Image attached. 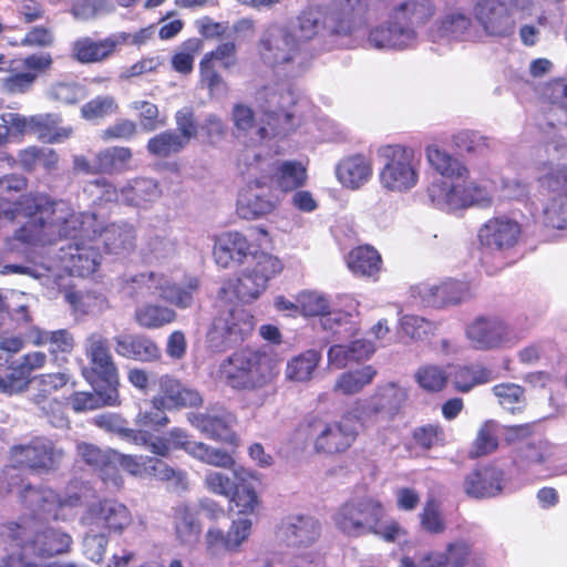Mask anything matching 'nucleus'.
Masks as SVG:
<instances>
[{
	"label": "nucleus",
	"mask_w": 567,
	"mask_h": 567,
	"mask_svg": "<svg viewBox=\"0 0 567 567\" xmlns=\"http://www.w3.org/2000/svg\"><path fill=\"white\" fill-rule=\"evenodd\" d=\"M0 212L8 215L19 212L21 218L28 219L7 239V250L24 254L29 246L52 244L64 238L68 243L60 246L58 254L61 267L78 277H87L96 270L101 254L95 213L76 215L68 202L51 200L43 194L20 196L16 208L0 203Z\"/></svg>",
	"instance_id": "f257e3e1"
},
{
	"label": "nucleus",
	"mask_w": 567,
	"mask_h": 567,
	"mask_svg": "<svg viewBox=\"0 0 567 567\" xmlns=\"http://www.w3.org/2000/svg\"><path fill=\"white\" fill-rule=\"evenodd\" d=\"M11 492L17 489L23 504L30 509L32 519L22 518L20 522H11L2 527L17 526L21 529L19 537H3V544L14 553V563L37 561L56 555L69 553L73 544L70 534L60 528H40L38 523L51 519H66V511L80 504L78 494L60 497L49 487H34L30 484L18 486L9 483Z\"/></svg>",
	"instance_id": "f03ea898"
},
{
	"label": "nucleus",
	"mask_w": 567,
	"mask_h": 567,
	"mask_svg": "<svg viewBox=\"0 0 567 567\" xmlns=\"http://www.w3.org/2000/svg\"><path fill=\"white\" fill-rule=\"evenodd\" d=\"M262 116L256 121L254 111L243 103L234 105L231 120L238 138L249 140L252 145L266 146L277 153L276 138L293 130V113L290 107L295 96L285 84L267 85L257 94Z\"/></svg>",
	"instance_id": "7ed1b4c3"
},
{
	"label": "nucleus",
	"mask_w": 567,
	"mask_h": 567,
	"mask_svg": "<svg viewBox=\"0 0 567 567\" xmlns=\"http://www.w3.org/2000/svg\"><path fill=\"white\" fill-rule=\"evenodd\" d=\"M434 13L431 0H402L391 8L384 23L370 31L368 42L380 50L411 48L417 38L415 28L425 24Z\"/></svg>",
	"instance_id": "20e7f679"
},
{
	"label": "nucleus",
	"mask_w": 567,
	"mask_h": 567,
	"mask_svg": "<svg viewBox=\"0 0 567 567\" xmlns=\"http://www.w3.org/2000/svg\"><path fill=\"white\" fill-rule=\"evenodd\" d=\"M219 379L236 390L261 392L258 404L274 393L275 363L269 354L243 349L225 359L218 369Z\"/></svg>",
	"instance_id": "39448f33"
},
{
	"label": "nucleus",
	"mask_w": 567,
	"mask_h": 567,
	"mask_svg": "<svg viewBox=\"0 0 567 567\" xmlns=\"http://www.w3.org/2000/svg\"><path fill=\"white\" fill-rule=\"evenodd\" d=\"M365 6L361 0H340L327 9H309L303 11L298 21L300 37L310 40L320 30L331 34L347 35L364 22Z\"/></svg>",
	"instance_id": "423d86ee"
},
{
	"label": "nucleus",
	"mask_w": 567,
	"mask_h": 567,
	"mask_svg": "<svg viewBox=\"0 0 567 567\" xmlns=\"http://www.w3.org/2000/svg\"><path fill=\"white\" fill-rule=\"evenodd\" d=\"M258 50L266 64L280 68L291 76L301 74L309 64L303 42L278 24H271L264 30Z\"/></svg>",
	"instance_id": "0eeeda50"
},
{
	"label": "nucleus",
	"mask_w": 567,
	"mask_h": 567,
	"mask_svg": "<svg viewBox=\"0 0 567 567\" xmlns=\"http://www.w3.org/2000/svg\"><path fill=\"white\" fill-rule=\"evenodd\" d=\"M142 446L159 457H167L174 450H183L192 457L212 466L234 465V457L227 451L192 441L188 433L181 427H173L164 435L145 430V442Z\"/></svg>",
	"instance_id": "6e6552de"
},
{
	"label": "nucleus",
	"mask_w": 567,
	"mask_h": 567,
	"mask_svg": "<svg viewBox=\"0 0 567 567\" xmlns=\"http://www.w3.org/2000/svg\"><path fill=\"white\" fill-rule=\"evenodd\" d=\"M537 182L543 196L544 224L554 229H567V165L553 161L540 163Z\"/></svg>",
	"instance_id": "1a4fd4ad"
},
{
	"label": "nucleus",
	"mask_w": 567,
	"mask_h": 567,
	"mask_svg": "<svg viewBox=\"0 0 567 567\" xmlns=\"http://www.w3.org/2000/svg\"><path fill=\"white\" fill-rule=\"evenodd\" d=\"M382 167L379 182L383 189L404 194L414 188L420 178V162L412 148L388 145L381 148Z\"/></svg>",
	"instance_id": "9d476101"
},
{
	"label": "nucleus",
	"mask_w": 567,
	"mask_h": 567,
	"mask_svg": "<svg viewBox=\"0 0 567 567\" xmlns=\"http://www.w3.org/2000/svg\"><path fill=\"white\" fill-rule=\"evenodd\" d=\"M537 0H476L472 12L485 34L507 38L516 29L515 11L530 14Z\"/></svg>",
	"instance_id": "9b49d317"
},
{
	"label": "nucleus",
	"mask_w": 567,
	"mask_h": 567,
	"mask_svg": "<svg viewBox=\"0 0 567 567\" xmlns=\"http://www.w3.org/2000/svg\"><path fill=\"white\" fill-rule=\"evenodd\" d=\"M383 516L384 506L380 499L364 495L343 503L332 515V520L342 534L360 537L375 530Z\"/></svg>",
	"instance_id": "f8f14e48"
},
{
	"label": "nucleus",
	"mask_w": 567,
	"mask_h": 567,
	"mask_svg": "<svg viewBox=\"0 0 567 567\" xmlns=\"http://www.w3.org/2000/svg\"><path fill=\"white\" fill-rule=\"evenodd\" d=\"M432 204L446 212H453L472 205L486 207L492 203V194L484 186L467 181L452 183L433 182L427 189Z\"/></svg>",
	"instance_id": "ddd939ff"
},
{
	"label": "nucleus",
	"mask_w": 567,
	"mask_h": 567,
	"mask_svg": "<svg viewBox=\"0 0 567 567\" xmlns=\"http://www.w3.org/2000/svg\"><path fill=\"white\" fill-rule=\"evenodd\" d=\"M254 317L241 307L221 311L212 323L207 343L216 352H221L243 342L254 330Z\"/></svg>",
	"instance_id": "4468645a"
},
{
	"label": "nucleus",
	"mask_w": 567,
	"mask_h": 567,
	"mask_svg": "<svg viewBox=\"0 0 567 567\" xmlns=\"http://www.w3.org/2000/svg\"><path fill=\"white\" fill-rule=\"evenodd\" d=\"M355 409L339 421H315L311 426L313 449L317 453L334 454L346 452L358 435Z\"/></svg>",
	"instance_id": "2eb2a0df"
},
{
	"label": "nucleus",
	"mask_w": 567,
	"mask_h": 567,
	"mask_svg": "<svg viewBox=\"0 0 567 567\" xmlns=\"http://www.w3.org/2000/svg\"><path fill=\"white\" fill-rule=\"evenodd\" d=\"M282 269L281 261L268 254H255L233 286L237 298L245 303L258 299L266 290L268 281Z\"/></svg>",
	"instance_id": "dca6fc26"
},
{
	"label": "nucleus",
	"mask_w": 567,
	"mask_h": 567,
	"mask_svg": "<svg viewBox=\"0 0 567 567\" xmlns=\"http://www.w3.org/2000/svg\"><path fill=\"white\" fill-rule=\"evenodd\" d=\"M544 95L555 106L543 127L548 140V152L553 150L558 157H567V82L555 80L545 89Z\"/></svg>",
	"instance_id": "f3484780"
},
{
	"label": "nucleus",
	"mask_w": 567,
	"mask_h": 567,
	"mask_svg": "<svg viewBox=\"0 0 567 567\" xmlns=\"http://www.w3.org/2000/svg\"><path fill=\"white\" fill-rule=\"evenodd\" d=\"M471 347L480 351L511 348L518 342L512 328L499 317L480 316L465 328Z\"/></svg>",
	"instance_id": "a211bd4d"
},
{
	"label": "nucleus",
	"mask_w": 567,
	"mask_h": 567,
	"mask_svg": "<svg viewBox=\"0 0 567 567\" xmlns=\"http://www.w3.org/2000/svg\"><path fill=\"white\" fill-rule=\"evenodd\" d=\"M62 458V449L56 447L45 437H35L28 444L14 445L10 450L13 467L29 468L38 473L56 470Z\"/></svg>",
	"instance_id": "6ab92c4d"
},
{
	"label": "nucleus",
	"mask_w": 567,
	"mask_h": 567,
	"mask_svg": "<svg viewBox=\"0 0 567 567\" xmlns=\"http://www.w3.org/2000/svg\"><path fill=\"white\" fill-rule=\"evenodd\" d=\"M133 282L145 286L152 293H158L163 300L186 309L193 305L194 296L199 289V279L194 276L185 277L183 284L171 282L169 278L161 272L138 274Z\"/></svg>",
	"instance_id": "aec40b11"
},
{
	"label": "nucleus",
	"mask_w": 567,
	"mask_h": 567,
	"mask_svg": "<svg viewBox=\"0 0 567 567\" xmlns=\"http://www.w3.org/2000/svg\"><path fill=\"white\" fill-rule=\"evenodd\" d=\"M250 156H252L254 163L247 165L249 167L255 165L257 169L265 173L264 176H269L276 187L284 193L299 189L307 183V167L299 161H267L261 158L260 152L256 151H247L244 155L245 159Z\"/></svg>",
	"instance_id": "412c9836"
},
{
	"label": "nucleus",
	"mask_w": 567,
	"mask_h": 567,
	"mask_svg": "<svg viewBox=\"0 0 567 567\" xmlns=\"http://www.w3.org/2000/svg\"><path fill=\"white\" fill-rule=\"evenodd\" d=\"M84 353L90 361L91 368H84L83 377L90 383L97 378L112 385L117 380V368L115 365L110 340L105 334L94 331L87 334L84 340Z\"/></svg>",
	"instance_id": "4be33fe9"
},
{
	"label": "nucleus",
	"mask_w": 567,
	"mask_h": 567,
	"mask_svg": "<svg viewBox=\"0 0 567 567\" xmlns=\"http://www.w3.org/2000/svg\"><path fill=\"white\" fill-rule=\"evenodd\" d=\"M133 523L128 507L115 499H104L91 504L80 518L82 526L97 527L110 534L121 535Z\"/></svg>",
	"instance_id": "5701e85b"
},
{
	"label": "nucleus",
	"mask_w": 567,
	"mask_h": 567,
	"mask_svg": "<svg viewBox=\"0 0 567 567\" xmlns=\"http://www.w3.org/2000/svg\"><path fill=\"white\" fill-rule=\"evenodd\" d=\"M408 398L406 389L390 382L379 386L375 394L367 402L358 404L353 415L361 425L377 422L379 415L392 417Z\"/></svg>",
	"instance_id": "b1692460"
},
{
	"label": "nucleus",
	"mask_w": 567,
	"mask_h": 567,
	"mask_svg": "<svg viewBox=\"0 0 567 567\" xmlns=\"http://www.w3.org/2000/svg\"><path fill=\"white\" fill-rule=\"evenodd\" d=\"M412 297L426 307L443 309L467 301L473 297V290L468 282L457 280L422 282L412 288Z\"/></svg>",
	"instance_id": "393cba45"
},
{
	"label": "nucleus",
	"mask_w": 567,
	"mask_h": 567,
	"mask_svg": "<svg viewBox=\"0 0 567 567\" xmlns=\"http://www.w3.org/2000/svg\"><path fill=\"white\" fill-rule=\"evenodd\" d=\"M70 377L64 372L42 373L32 378V384L38 391L31 399L39 406L43 415L55 427L66 424V417L62 411V404L58 400H49V395L62 389L69 382Z\"/></svg>",
	"instance_id": "a878e982"
},
{
	"label": "nucleus",
	"mask_w": 567,
	"mask_h": 567,
	"mask_svg": "<svg viewBox=\"0 0 567 567\" xmlns=\"http://www.w3.org/2000/svg\"><path fill=\"white\" fill-rule=\"evenodd\" d=\"M520 225L506 216L488 219L478 231L481 245L487 250L505 251L513 248L520 237Z\"/></svg>",
	"instance_id": "bb28decb"
},
{
	"label": "nucleus",
	"mask_w": 567,
	"mask_h": 567,
	"mask_svg": "<svg viewBox=\"0 0 567 567\" xmlns=\"http://www.w3.org/2000/svg\"><path fill=\"white\" fill-rule=\"evenodd\" d=\"M321 533L320 523L309 515H290L282 519L278 537L288 547L303 549L312 546Z\"/></svg>",
	"instance_id": "cd10ccee"
},
{
	"label": "nucleus",
	"mask_w": 567,
	"mask_h": 567,
	"mask_svg": "<svg viewBox=\"0 0 567 567\" xmlns=\"http://www.w3.org/2000/svg\"><path fill=\"white\" fill-rule=\"evenodd\" d=\"M190 424L207 437L228 444H236L237 436L234 432L235 415L225 409H215L205 413L192 414L188 417Z\"/></svg>",
	"instance_id": "c85d7f7f"
},
{
	"label": "nucleus",
	"mask_w": 567,
	"mask_h": 567,
	"mask_svg": "<svg viewBox=\"0 0 567 567\" xmlns=\"http://www.w3.org/2000/svg\"><path fill=\"white\" fill-rule=\"evenodd\" d=\"M266 176L256 178L244 187L237 197L236 212L243 219L251 220L270 214L277 202L265 193Z\"/></svg>",
	"instance_id": "c756f323"
},
{
	"label": "nucleus",
	"mask_w": 567,
	"mask_h": 567,
	"mask_svg": "<svg viewBox=\"0 0 567 567\" xmlns=\"http://www.w3.org/2000/svg\"><path fill=\"white\" fill-rule=\"evenodd\" d=\"M247 238L238 231L220 234L214 244V258L218 266L229 267L231 264H249L255 254Z\"/></svg>",
	"instance_id": "7c9ffc66"
},
{
	"label": "nucleus",
	"mask_w": 567,
	"mask_h": 567,
	"mask_svg": "<svg viewBox=\"0 0 567 567\" xmlns=\"http://www.w3.org/2000/svg\"><path fill=\"white\" fill-rule=\"evenodd\" d=\"M504 482L503 470L487 465L468 473L465 476L463 488L465 494L472 498H491L503 492Z\"/></svg>",
	"instance_id": "2f4dec72"
},
{
	"label": "nucleus",
	"mask_w": 567,
	"mask_h": 567,
	"mask_svg": "<svg viewBox=\"0 0 567 567\" xmlns=\"http://www.w3.org/2000/svg\"><path fill=\"white\" fill-rule=\"evenodd\" d=\"M100 228L96 238L97 245L103 246L105 252L113 255H127L134 250L136 246V229L133 225L120 221L103 225L97 219Z\"/></svg>",
	"instance_id": "473e14b6"
},
{
	"label": "nucleus",
	"mask_w": 567,
	"mask_h": 567,
	"mask_svg": "<svg viewBox=\"0 0 567 567\" xmlns=\"http://www.w3.org/2000/svg\"><path fill=\"white\" fill-rule=\"evenodd\" d=\"M76 451L84 463L100 472L101 478L107 486L114 489L122 487V475L120 471L112 465L111 453H113L114 450L103 451L94 444L83 442L76 445Z\"/></svg>",
	"instance_id": "72a5a7b5"
},
{
	"label": "nucleus",
	"mask_w": 567,
	"mask_h": 567,
	"mask_svg": "<svg viewBox=\"0 0 567 567\" xmlns=\"http://www.w3.org/2000/svg\"><path fill=\"white\" fill-rule=\"evenodd\" d=\"M158 384L159 393L157 396L163 400L169 411L196 408L203 402V398L196 389L168 374L162 375Z\"/></svg>",
	"instance_id": "f704fd0d"
},
{
	"label": "nucleus",
	"mask_w": 567,
	"mask_h": 567,
	"mask_svg": "<svg viewBox=\"0 0 567 567\" xmlns=\"http://www.w3.org/2000/svg\"><path fill=\"white\" fill-rule=\"evenodd\" d=\"M128 38L130 34L125 32L113 33L100 41L82 38L74 42L73 54L81 63L100 62L112 55L115 49L125 43Z\"/></svg>",
	"instance_id": "c9c22d12"
},
{
	"label": "nucleus",
	"mask_w": 567,
	"mask_h": 567,
	"mask_svg": "<svg viewBox=\"0 0 567 567\" xmlns=\"http://www.w3.org/2000/svg\"><path fill=\"white\" fill-rule=\"evenodd\" d=\"M161 196V185L154 178H134L121 188V202L123 204L143 209L152 207Z\"/></svg>",
	"instance_id": "e433bc0d"
},
{
	"label": "nucleus",
	"mask_w": 567,
	"mask_h": 567,
	"mask_svg": "<svg viewBox=\"0 0 567 567\" xmlns=\"http://www.w3.org/2000/svg\"><path fill=\"white\" fill-rule=\"evenodd\" d=\"M115 351L118 355L142 362H151L161 358L158 346L144 334H122L114 338Z\"/></svg>",
	"instance_id": "4c0bfd02"
},
{
	"label": "nucleus",
	"mask_w": 567,
	"mask_h": 567,
	"mask_svg": "<svg viewBox=\"0 0 567 567\" xmlns=\"http://www.w3.org/2000/svg\"><path fill=\"white\" fill-rule=\"evenodd\" d=\"M425 156L431 167L441 175L434 182L449 181L460 183L468 178L466 166L437 145L431 144L426 146Z\"/></svg>",
	"instance_id": "58836bf2"
},
{
	"label": "nucleus",
	"mask_w": 567,
	"mask_h": 567,
	"mask_svg": "<svg viewBox=\"0 0 567 567\" xmlns=\"http://www.w3.org/2000/svg\"><path fill=\"white\" fill-rule=\"evenodd\" d=\"M336 176L344 187L359 189L371 178L372 164L363 155L349 156L337 164Z\"/></svg>",
	"instance_id": "ea45409f"
},
{
	"label": "nucleus",
	"mask_w": 567,
	"mask_h": 567,
	"mask_svg": "<svg viewBox=\"0 0 567 567\" xmlns=\"http://www.w3.org/2000/svg\"><path fill=\"white\" fill-rule=\"evenodd\" d=\"M558 447L544 437H532L516 447L514 462L518 467L528 468L551 461Z\"/></svg>",
	"instance_id": "a19ab883"
},
{
	"label": "nucleus",
	"mask_w": 567,
	"mask_h": 567,
	"mask_svg": "<svg viewBox=\"0 0 567 567\" xmlns=\"http://www.w3.org/2000/svg\"><path fill=\"white\" fill-rule=\"evenodd\" d=\"M437 34L449 40L470 41L476 38L471 17L463 10L447 11L437 22Z\"/></svg>",
	"instance_id": "79ce46f5"
},
{
	"label": "nucleus",
	"mask_w": 567,
	"mask_h": 567,
	"mask_svg": "<svg viewBox=\"0 0 567 567\" xmlns=\"http://www.w3.org/2000/svg\"><path fill=\"white\" fill-rule=\"evenodd\" d=\"M31 132L38 134L39 140L49 144H59L73 134L72 126H60L62 118L55 113L37 114L30 116Z\"/></svg>",
	"instance_id": "37998d69"
},
{
	"label": "nucleus",
	"mask_w": 567,
	"mask_h": 567,
	"mask_svg": "<svg viewBox=\"0 0 567 567\" xmlns=\"http://www.w3.org/2000/svg\"><path fill=\"white\" fill-rule=\"evenodd\" d=\"M347 264L357 276L375 277L381 270L382 259L374 247L363 245L353 248L349 252Z\"/></svg>",
	"instance_id": "c03bdc74"
},
{
	"label": "nucleus",
	"mask_w": 567,
	"mask_h": 567,
	"mask_svg": "<svg viewBox=\"0 0 567 567\" xmlns=\"http://www.w3.org/2000/svg\"><path fill=\"white\" fill-rule=\"evenodd\" d=\"M228 468L231 470L230 474L217 471H208L206 473L205 485L208 491L217 495L230 497L237 489L239 483L245 481L249 475L247 471L237 466L235 462L234 465Z\"/></svg>",
	"instance_id": "a18cd8bd"
},
{
	"label": "nucleus",
	"mask_w": 567,
	"mask_h": 567,
	"mask_svg": "<svg viewBox=\"0 0 567 567\" xmlns=\"http://www.w3.org/2000/svg\"><path fill=\"white\" fill-rule=\"evenodd\" d=\"M4 307L2 308V316L9 315L10 318L21 328L29 326L33 321L31 309L37 300L33 296L22 291L12 290L9 295L3 296Z\"/></svg>",
	"instance_id": "49530a36"
},
{
	"label": "nucleus",
	"mask_w": 567,
	"mask_h": 567,
	"mask_svg": "<svg viewBox=\"0 0 567 567\" xmlns=\"http://www.w3.org/2000/svg\"><path fill=\"white\" fill-rule=\"evenodd\" d=\"M136 323L145 329H158L176 319L175 310L155 303H143L134 312Z\"/></svg>",
	"instance_id": "de8ad7c7"
},
{
	"label": "nucleus",
	"mask_w": 567,
	"mask_h": 567,
	"mask_svg": "<svg viewBox=\"0 0 567 567\" xmlns=\"http://www.w3.org/2000/svg\"><path fill=\"white\" fill-rule=\"evenodd\" d=\"M184 140L176 131L166 130L151 137L146 150L152 156L167 158L186 148Z\"/></svg>",
	"instance_id": "09e8293b"
},
{
	"label": "nucleus",
	"mask_w": 567,
	"mask_h": 567,
	"mask_svg": "<svg viewBox=\"0 0 567 567\" xmlns=\"http://www.w3.org/2000/svg\"><path fill=\"white\" fill-rule=\"evenodd\" d=\"M94 423L111 433L117 434L122 440L142 446L145 442V430H135L126 426V422L118 415L107 413L94 417Z\"/></svg>",
	"instance_id": "8fccbe9b"
},
{
	"label": "nucleus",
	"mask_w": 567,
	"mask_h": 567,
	"mask_svg": "<svg viewBox=\"0 0 567 567\" xmlns=\"http://www.w3.org/2000/svg\"><path fill=\"white\" fill-rule=\"evenodd\" d=\"M321 360V353L310 349L288 361L286 377L296 382H305L311 379L312 373Z\"/></svg>",
	"instance_id": "3c124183"
},
{
	"label": "nucleus",
	"mask_w": 567,
	"mask_h": 567,
	"mask_svg": "<svg viewBox=\"0 0 567 567\" xmlns=\"http://www.w3.org/2000/svg\"><path fill=\"white\" fill-rule=\"evenodd\" d=\"M116 388L109 385L105 392H76L71 396V405L75 412L97 409L102 405L118 404Z\"/></svg>",
	"instance_id": "603ef678"
},
{
	"label": "nucleus",
	"mask_w": 567,
	"mask_h": 567,
	"mask_svg": "<svg viewBox=\"0 0 567 567\" xmlns=\"http://www.w3.org/2000/svg\"><path fill=\"white\" fill-rule=\"evenodd\" d=\"M375 375L377 370L372 365L344 372L338 377L334 391L346 395L355 394L370 384Z\"/></svg>",
	"instance_id": "864d4df0"
},
{
	"label": "nucleus",
	"mask_w": 567,
	"mask_h": 567,
	"mask_svg": "<svg viewBox=\"0 0 567 567\" xmlns=\"http://www.w3.org/2000/svg\"><path fill=\"white\" fill-rule=\"evenodd\" d=\"M166 411H169L168 408L163 403L162 399L155 395L151 400L150 406L140 409L136 414L134 422L138 427L137 430H146L147 427L158 430L166 426L171 422Z\"/></svg>",
	"instance_id": "5fc2aeb1"
},
{
	"label": "nucleus",
	"mask_w": 567,
	"mask_h": 567,
	"mask_svg": "<svg viewBox=\"0 0 567 567\" xmlns=\"http://www.w3.org/2000/svg\"><path fill=\"white\" fill-rule=\"evenodd\" d=\"M143 252L157 261H162L175 255L176 241L164 229L152 230L145 239Z\"/></svg>",
	"instance_id": "6e6d98bb"
},
{
	"label": "nucleus",
	"mask_w": 567,
	"mask_h": 567,
	"mask_svg": "<svg viewBox=\"0 0 567 567\" xmlns=\"http://www.w3.org/2000/svg\"><path fill=\"white\" fill-rule=\"evenodd\" d=\"M492 392L497 399L498 404L511 413L519 412L525 406V390L516 383L505 382L496 384L492 388Z\"/></svg>",
	"instance_id": "4d7b16f0"
},
{
	"label": "nucleus",
	"mask_w": 567,
	"mask_h": 567,
	"mask_svg": "<svg viewBox=\"0 0 567 567\" xmlns=\"http://www.w3.org/2000/svg\"><path fill=\"white\" fill-rule=\"evenodd\" d=\"M175 532L177 538L184 545H193L198 540L200 525L188 507L181 506L176 509Z\"/></svg>",
	"instance_id": "13d9d810"
},
{
	"label": "nucleus",
	"mask_w": 567,
	"mask_h": 567,
	"mask_svg": "<svg viewBox=\"0 0 567 567\" xmlns=\"http://www.w3.org/2000/svg\"><path fill=\"white\" fill-rule=\"evenodd\" d=\"M86 530L82 538L83 555L95 564L103 561L109 545V536L97 527L83 526Z\"/></svg>",
	"instance_id": "bf43d9fd"
},
{
	"label": "nucleus",
	"mask_w": 567,
	"mask_h": 567,
	"mask_svg": "<svg viewBox=\"0 0 567 567\" xmlns=\"http://www.w3.org/2000/svg\"><path fill=\"white\" fill-rule=\"evenodd\" d=\"M133 153L124 146L107 147L96 154V162L102 172L113 173L126 169Z\"/></svg>",
	"instance_id": "052dcab7"
},
{
	"label": "nucleus",
	"mask_w": 567,
	"mask_h": 567,
	"mask_svg": "<svg viewBox=\"0 0 567 567\" xmlns=\"http://www.w3.org/2000/svg\"><path fill=\"white\" fill-rule=\"evenodd\" d=\"M86 95L83 85L73 81H59L52 83L45 91V96L61 104L70 105L82 101Z\"/></svg>",
	"instance_id": "680f3d73"
},
{
	"label": "nucleus",
	"mask_w": 567,
	"mask_h": 567,
	"mask_svg": "<svg viewBox=\"0 0 567 567\" xmlns=\"http://www.w3.org/2000/svg\"><path fill=\"white\" fill-rule=\"evenodd\" d=\"M400 326L405 336L416 341L427 339L437 330V323L414 315L403 316Z\"/></svg>",
	"instance_id": "e2e57ef3"
},
{
	"label": "nucleus",
	"mask_w": 567,
	"mask_h": 567,
	"mask_svg": "<svg viewBox=\"0 0 567 567\" xmlns=\"http://www.w3.org/2000/svg\"><path fill=\"white\" fill-rule=\"evenodd\" d=\"M70 305L82 313L102 312L107 308L106 298L96 292H68L65 295Z\"/></svg>",
	"instance_id": "0e129e2a"
},
{
	"label": "nucleus",
	"mask_w": 567,
	"mask_h": 567,
	"mask_svg": "<svg viewBox=\"0 0 567 567\" xmlns=\"http://www.w3.org/2000/svg\"><path fill=\"white\" fill-rule=\"evenodd\" d=\"M352 315L350 311H341L329 309L320 318V324L323 330L331 331L333 333L354 334L358 331V327L351 321Z\"/></svg>",
	"instance_id": "69168bd1"
},
{
	"label": "nucleus",
	"mask_w": 567,
	"mask_h": 567,
	"mask_svg": "<svg viewBox=\"0 0 567 567\" xmlns=\"http://www.w3.org/2000/svg\"><path fill=\"white\" fill-rule=\"evenodd\" d=\"M8 367L3 372L7 394H18L24 392L32 379L27 374L24 369L18 363L17 359L6 360Z\"/></svg>",
	"instance_id": "338daca9"
},
{
	"label": "nucleus",
	"mask_w": 567,
	"mask_h": 567,
	"mask_svg": "<svg viewBox=\"0 0 567 567\" xmlns=\"http://www.w3.org/2000/svg\"><path fill=\"white\" fill-rule=\"evenodd\" d=\"M300 312L305 317H320L330 309L328 298L319 291L305 290L297 296Z\"/></svg>",
	"instance_id": "774afa93"
}]
</instances>
